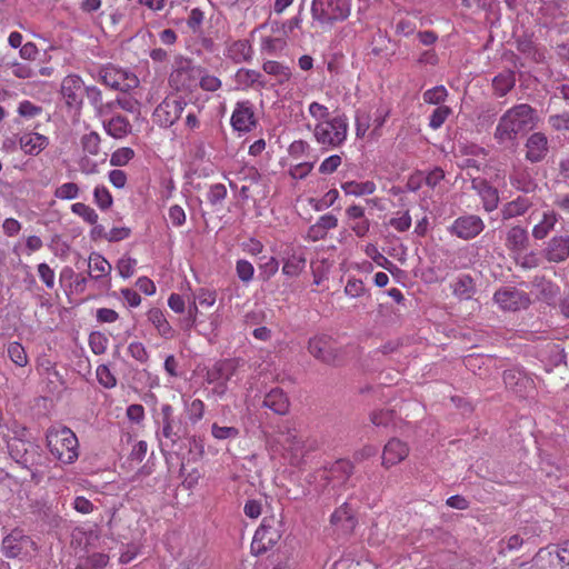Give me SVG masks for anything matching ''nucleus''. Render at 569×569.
Returning <instances> with one entry per match:
<instances>
[{
	"mask_svg": "<svg viewBox=\"0 0 569 569\" xmlns=\"http://www.w3.org/2000/svg\"><path fill=\"white\" fill-rule=\"evenodd\" d=\"M338 226V218L332 213H326L309 227L306 239L312 242L322 240L327 237L328 231Z\"/></svg>",
	"mask_w": 569,
	"mask_h": 569,
	"instance_id": "nucleus-20",
	"label": "nucleus"
},
{
	"mask_svg": "<svg viewBox=\"0 0 569 569\" xmlns=\"http://www.w3.org/2000/svg\"><path fill=\"white\" fill-rule=\"evenodd\" d=\"M71 212L82 218L83 221L90 224H96L99 219V216L96 212V210L83 202L73 203L71 206Z\"/></svg>",
	"mask_w": 569,
	"mask_h": 569,
	"instance_id": "nucleus-39",
	"label": "nucleus"
},
{
	"mask_svg": "<svg viewBox=\"0 0 569 569\" xmlns=\"http://www.w3.org/2000/svg\"><path fill=\"white\" fill-rule=\"evenodd\" d=\"M272 447L276 452L280 453L293 467L303 465L308 453L315 449L313 442L309 441L295 427L289 425H284L278 431Z\"/></svg>",
	"mask_w": 569,
	"mask_h": 569,
	"instance_id": "nucleus-1",
	"label": "nucleus"
},
{
	"mask_svg": "<svg viewBox=\"0 0 569 569\" xmlns=\"http://www.w3.org/2000/svg\"><path fill=\"white\" fill-rule=\"evenodd\" d=\"M198 84L206 91H217L221 87V81L216 76L208 74L201 69Z\"/></svg>",
	"mask_w": 569,
	"mask_h": 569,
	"instance_id": "nucleus-60",
	"label": "nucleus"
},
{
	"mask_svg": "<svg viewBox=\"0 0 569 569\" xmlns=\"http://www.w3.org/2000/svg\"><path fill=\"white\" fill-rule=\"evenodd\" d=\"M148 320L158 331L159 336L163 339H172L174 337V330L167 320L163 311L159 308H152L147 313Z\"/></svg>",
	"mask_w": 569,
	"mask_h": 569,
	"instance_id": "nucleus-26",
	"label": "nucleus"
},
{
	"mask_svg": "<svg viewBox=\"0 0 569 569\" xmlns=\"http://www.w3.org/2000/svg\"><path fill=\"white\" fill-rule=\"evenodd\" d=\"M409 451L406 442L393 438L383 448L382 465L387 468L398 465L408 457Z\"/></svg>",
	"mask_w": 569,
	"mask_h": 569,
	"instance_id": "nucleus-18",
	"label": "nucleus"
},
{
	"mask_svg": "<svg viewBox=\"0 0 569 569\" xmlns=\"http://www.w3.org/2000/svg\"><path fill=\"white\" fill-rule=\"evenodd\" d=\"M262 68L266 73L277 77L280 83L288 81L291 77L290 69L277 61H267Z\"/></svg>",
	"mask_w": 569,
	"mask_h": 569,
	"instance_id": "nucleus-36",
	"label": "nucleus"
},
{
	"mask_svg": "<svg viewBox=\"0 0 569 569\" xmlns=\"http://www.w3.org/2000/svg\"><path fill=\"white\" fill-rule=\"evenodd\" d=\"M306 267V258L301 250L292 249L283 261L282 272L288 277L299 276Z\"/></svg>",
	"mask_w": 569,
	"mask_h": 569,
	"instance_id": "nucleus-29",
	"label": "nucleus"
},
{
	"mask_svg": "<svg viewBox=\"0 0 569 569\" xmlns=\"http://www.w3.org/2000/svg\"><path fill=\"white\" fill-rule=\"evenodd\" d=\"M192 298L199 302L200 306L210 308L217 301V291L208 288H200L192 295Z\"/></svg>",
	"mask_w": 569,
	"mask_h": 569,
	"instance_id": "nucleus-49",
	"label": "nucleus"
},
{
	"mask_svg": "<svg viewBox=\"0 0 569 569\" xmlns=\"http://www.w3.org/2000/svg\"><path fill=\"white\" fill-rule=\"evenodd\" d=\"M342 159L339 154H331L326 158L319 166V172L322 174H331L341 166Z\"/></svg>",
	"mask_w": 569,
	"mask_h": 569,
	"instance_id": "nucleus-61",
	"label": "nucleus"
},
{
	"mask_svg": "<svg viewBox=\"0 0 569 569\" xmlns=\"http://www.w3.org/2000/svg\"><path fill=\"white\" fill-rule=\"evenodd\" d=\"M89 276L92 280L104 281L109 283L111 274V263L100 253L91 252L88 258Z\"/></svg>",
	"mask_w": 569,
	"mask_h": 569,
	"instance_id": "nucleus-19",
	"label": "nucleus"
},
{
	"mask_svg": "<svg viewBox=\"0 0 569 569\" xmlns=\"http://www.w3.org/2000/svg\"><path fill=\"white\" fill-rule=\"evenodd\" d=\"M137 267V260L129 256L121 257L117 262V270L119 276L128 279L133 276Z\"/></svg>",
	"mask_w": 569,
	"mask_h": 569,
	"instance_id": "nucleus-48",
	"label": "nucleus"
},
{
	"mask_svg": "<svg viewBox=\"0 0 569 569\" xmlns=\"http://www.w3.org/2000/svg\"><path fill=\"white\" fill-rule=\"evenodd\" d=\"M83 82L79 76H67L61 83V93L70 107H78L82 102Z\"/></svg>",
	"mask_w": 569,
	"mask_h": 569,
	"instance_id": "nucleus-17",
	"label": "nucleus"
},
{
	"mask_svg": "<svg viewBox=\"0 0 569 569\" xmlns=\"http://www.w3.org/2000/svg\"><path fill=\"white\" fill-rule=\"evenodd\" d=\"M485 229L482 219L475 214L457 218L449 227V232L460 239L469 240L476 238Z\"/></svg>",
	"mask_w": 569,
	"mask_h": 569,
	"instance_id": "nucleus-13",
	"label": "nucleus"
},
{
	"mask_svg": "<svg viewBox=\"0 0 569 569\" xmlns=\"http://www.w3.org/2000/svg\"><path fill=\"white\" fill-rule=\"evenodd\" d=\"M302 19L300 17V12L293 18L289 19L286 22L279 23L278 21L271 22V30L282 32L284 36L289 33H293L296 30L300 29V23Z\"/></svg>",
	"mask_w": 569,
	"mask_h": 569,
	"instance_id": "nucleus-44",
	"label": "nucleus"
},
{
	"mask_svg": "<svg viewBox=\"0 0 569 569\" xmlns=\"http://www.w3.org/2000/svg\"><path fill=\"white\" fill-rule=\"evenodd\" d=\"M134 156L136 152L132 148L121 147L111 153L109 161L112 167H123L127 166Z\"/></svg>",
	"mask_w": 569,
	"mask_h": 569,
	"instance_id": "nucleus-38",
	"label": "nucleus"
},
{
	"mask_svg": "<svg viewBox=\"0 0 569 569\" xmlns=\"http://www.w3.org/2000/svg\"><path fill=\"white\" fill-rule=\"evenodd\" d=\"M49 144V139L37 132H24L19 137L21 150L29 156H38Z\"/></svg>",
	"mask_w": 569,
	"mask_h": 569,
	"instance_id": "nucleus-21",
	"label": "nucleus"
},
{
	"mask_svg": "<svg viewBox=\"0 0 569 569\" xmlns=\"http://www.w3.org/2000/svg\"><path fill=\"white\" fill-rule=\"evenodd\" d=\"M10 360L19 367H26L29 362L28 355L20 342H11L7 349Z\"/></svg>",
	"mask_w": 569,
	"mask_h": 569,
	"instance_id": "nucleus-37",
	"label": "nucleus"
},
{
	"mask_svg": "<svg viewBox=\"0 0 569 569\" xmlns=\"http://www.w3.org/2000/svg\"><path fill=\"white\" fill-rule=\"evenodd\" d=\"M201 68L192 66L190 60L179 59L172 70L169 82L176 90L190 91L198 84Z\"/></svg>",
	"mask_w": 569,
	"mask_h": 569,
	"instance_id": "nucleus-7",
	"label": "nucleus"
},
{
	"mask_svg": "<svg viewBox=\"0 0 569 569\" xmlns=\"http://www.w3.org/2000/svg\"><path fill=\"white\" fill-rule=\"evenodd\" d=\"M351 10V0H312L311 13L325 31L337 22L345 21Z\"/></svg>",
	"mask_w": 569,
	"mask_h": 569,
	"instance_id": "nucleus-4",
	"label": "nucleus"
},
{
	"mask_svg": "<svg viewBox=\"0 0 569 569\" xmlns=\"http://www.w3.org/2000/svg\"><path fill=\"white\" fill-rule=\"evenodd\" d=\"M309 352L323 362H332L335 356L331 351V341L327 336H316L309 340Z\"/></svg>",
	"mask_w": 569,
	"mask_h": 569,
	"instance_id": "nucleus-25",
	"label": "nucleus"
},
{
	"mask_svg": "<svg viewBox=\"0 0 569 569\" xmlns=\"http://www.w3.org/2000/svg\"><path fill=\"white\" fill-rule=\"evenodd\" d=\"M100 136L97 132H89L81 138L83 152L97 156L100 152Z\"/></svg>",
	"mask_w": 569,
	"mask_h": 569,
	"instance_id": "nucleus-42",
	"label": "nucleus"
},
{
	"mask_svg": "<svg viewBox=\"0 0 569 569\" xmlns=\"http://www.w3.org/2000/svg\"><path fill=\"white\" fill-rule=\"evenodd\" d=\"M106 132L114 139H122L131 131L130 122L122 116H114L103 122Z\"/></svg>",
	"mask_w": 569,
	"mask_h": 569,
	"instance_id": "nucleus-31",
	"label": "nucleus"
},
{
	"mask_svg": "<svg viewBox=\"0 0 569 569\" xmlns=\"http://www.w3.org/2000/svg\"><path fill=\"white\" fill-rule=\"evenodd\" d=\"M168 216L173 227H182L186 223V212L179 204L171 206L168 210Z\"/></svg>",
	"mask_w": 569,
	"mask_h": 569,
	"instance_id": "nucleus-64",
	"label": "nucleus"
},
{
	"mask_svg": "<svg viewBox=\"0 0 569 569\" xmlns=\"http://www.w3.org/2000/svg\"><path fill=\"white\" fill-rule=\"evenodd\" d=\"M93 200L101 210H108L113 203V198L104 186L94 187Z\"/></svg>",
	"mask_w": 569,
	"mask_h": 569,
	"instance_id": "nucleus-41",
	"label": "nucleus"
},
{
	"mask_svg": "<svg viewBox=\"0 0 569 569\" xmlns=\"http://www.w3.org/2000/svg\"><path fill=\"white\" fill-rule=\"evenodd\" d=\"M347 134L348 119L346 116H337L330 121L316 123L313 128L316 141L327 150L340 147L346 141Z\"/></svg>",
	"mask_w": 569,
	"mask_h": 569,
	"instance_id": "nucleus-5",
	"label": "nucleus"
},
{
	"mask_svg": "<svg viewBox=\"0 0 569 569\" xmlns=\"http://www.w3.org/2000/svg\"><path fill=\"white\" fill-rule=\"evenodd\" d=\"M128 353L141 363H146L149 359V353L143 343L133 341L128 346Z\"/></svg>",
	"mask_w": 569,
	"mask_h": 569,
	"instance_id": "nucleus-62",
	"label": "nucleus"
},
{
	"mask_svg": "<svg viewBox=\"0 0 569 569\" xmlns=\"http://www.w3.org/2000/svg\"><path fill=\"white\" fill-rule=\"evenodd\" d=\"M546 257L549 261L561 262L569 257V237H553L546 249Z\"/></svg>",
	"mask_w": 569,
	"mask_h": 569,
	"instance_id": "nucleus-23",
	"label": "nucleus"
},
{
	"mask_svg": "<svg viewBox=\"0 0 569 569\" xmlns=\"http://www.w3.org/2000/svg\"><path fill=\"white\" fill-rule=\"evenodd\" d=\"M47 446L50 453L61 463H73L79 456L76 433L67 427H53L47 432Z\"/></svg>",
	"mask_w": 569,
	"mask_h": 569,
	"instance_id": "nucleus-3",
	"label": "nucleus"
},
{
	"mask_svg": "<svg viewBox=\"0 0 569 569\" xmlns=\"http://www.w3.org/2000/svg\"><path fill=\"white\" fill-rule=\"evenodd\" d=\"M17 111L24 119H33L41 114L42 108L29 100H23L19 103Z\"/></svg>",
	"mask_w": 569,
	"mask_h": 569,
	"instance_id": "nucleus-53",
	"label": "nucleus"
},
{
	"mask_svg": "<svg viewBox=\"0 0 569 569\" xmlns=\"http://www.w3.org/2000/svg\"><path fill=\"white\" fill-rule=\"evenodd\" d=\"M188 417L191 422L200 421L204 416V403L200 399H193L186 406Z\"/></svg>",
	"mask_w": 569,
	"mask_h": 569,
	"instance_id": "nucleus-51",
	"label": "nucleus"
},
{
	"mask_svg": "<svg viewBox=\"0 0 569 569\" xmlns=\"http://www.w3.org/2000/svg\"><path fill=\"white\" fill-rule=\"evenodd\" d=\"M231 126L239 132H249L256 126L253 108L249 101L236 104L231 116Z\"/></svg>",
	"mask_w": 569,
	"mask_h": 569,
	"instance_id": "nucleus-14",
	"label": "nucleus"
},
{
	"mask_svg": "<svg viewBox=\"0 0 569 569\" xmlns=\"http://www.w3.org/2000/svg\"><path fill=\"white\" fill-rule=\"evenodd\" d=\"M38 276L48 289H52L56 283L54 270L46 262H41L37 267Z\"/></svg>",
	"mask_w": 569,
	"mask_h": 569,
	"instance_id": "nucleus-52",
	"label": "nucleus"
},
{
	"mask_svg": "<svg viewBox=\"0 0 569 569\" xmlns=\"http://www.w3.org/2000/svg\"><path fill=\"white\" fill-rule=\"evenodd\" d=\"M238 362L233 359H224L216 362L207 372L208 383L216 385L213 393L222 397L227 391V382L236 375Z\"/></svg>",
	"mask_w": 569,
	"mask_h": 569,
	"instance_id": "nucleus-8",
	"label": "nucleus"
},
{
	"mask_svg": "<svg viewBox=\"0 0 569 569\" xmlns=\"http://www.w3.org/2000/svg\"><path fill=\"white\" fill-rule=\"evenodd\" d=\"M472 186L480 196L486 211L490 212L497 209L499 203V194L496 188L491 187L487 181L481 179H475L472 181Z\"/></svg>",
	"mask_w": 569,
	"mask_h": 569,
	"instance_id": "nucleus-24",
	"label": "nucleus"
},
{
	"mask_svg": "<svg viewBox=\"0 0 569 569\" xmlns=\"http://www.w3.org/2000/svg\"><path fill=\"white\" fill-rule=\"evenodd\" d=\"M89 346L94 355H102L107 350L108 339L100 332L89 336Z\"/></svg>",
	"mask_w": 569,
	"mask_h": 569,
	"instance_id": "nucleus-59",
	"label": "nucleus"
},
{
	"mask_svg": "<svg viewBox=\"0 0 569 569\" xmlns=\"http://www.w3.org/2000/svg\"><path fill=\"white\" fill-rule=\"evenodd\" d=\"M279 539V533L272 527L261 523L253 535L251 551L261 555L272 548Z\"/></svg>",
	"mask_w": 569,
	"mask_h": 569,
	"instance_id": "nucleus-15",
	"label": "nucleus"
},
{
	"mask_svg": "<svg viewBox=\"0 0 569 569\" xmlns=\"http://www.w3.org/2000/svg\"><path fill=\"white\" fill-rule=\"evenodd\" d=\"M452 293L460 300H469L476 292L473 279L469 274L458 276L450 284Z\"/></svg>",
	"mask_w": 569,
	"mask_h": 569,
	"instance_id": "nucleus-27",
	"label": "nucleus"
},
{
	"mask_svg": "<svg viewBox=\"0 0 569 569\" xmlns=\"http://www.w3.org/2000/svg\"><path fill=\"white\" fill-rule=\"evenodd\" d=\"M341 189L347 196L363 197L372 194L376 191L377 186L372 180H351L341 183Z\"/></svg>",
	"mask_w": 569,
	"mask_h": 569,
	"instance_id": "nucleus-32",
	"label": "nucleus"
},
{
	"mask_svg": "<svg viewBox=\"0 0 569 569\" xmlns=\"http://www.w3.org/2000/svg\"><path fill=\"white\" fill-rule=\"evenodd\" d=\"M535 124V110L526 103L515 106L500 118L495 138L499 143L512 142L518 134L532 128Z\"/></svg>",
	"mask_w": 569,
	"mask_h": 569,
	"instance_id": "nucleus-2",
	"label": "nucleus"
},
{
	"mask_svg": "<svg viewBox=\"0 0 569 569\" xmlns=\"http://www.w3.org/2000/svg\"><path fill=\"white\" fill-rule=\"evenodd\" d=\"M452 110L448 106L437 107L430 114L429 127L433 130L441 128V126L446 122Z\"/></svg>",
	"mask_w": 569,
	"mask_h": 569,
	"instance_id": "nucleus-43",
	"label": "nucleus"
},
{
	"mask_svg": "<svg viewBox=\"0 0 569 569\" xmlns=\"http://www.w3.org/2000/svg\"><path fill=\"white\" fill-rule=\"evenodd\" d=\"M391 113V106L388 102L380 101L372 111V114L358 110L356 114V134L363 137L371 128L372 133L379 136L380 130Z\"/></svg>",
	"mask_w": 569,
	"mask_h": 569,
	"instance_id": "nucleus-6",
	"label": "nucleus"
},
{
	"mask_svg": "<svg viewBox=\"0 0 569 569\" xmlns=\"http://www.w3.org/2000/svg\"><path fill=\"white\" fill-rule=\"evenodd\" d=\"M526 148V158L529 161H541L548 151V139L541 132L532 133L527 140Z\"/></svg>",
	"mask_w": 569,
	"mask_h": 569,
	"instance_id": "nucleus-22",
	"label": "nucleus"
},
{
	"mask_svg": "<svg viewBox=\"0 0 569 569\" xmlns=\"http://www.w3.org/2000/svg\"><path fill=\"white\" fill-rule=\"evenodd\" d=\"M448 97V91L443 86H436L423 93V101L429 104H440Z\"/></svg>",
	"mask_w": 569,
	"mask_h": 569,
	"instance_id": "nucleus-47",
	"label": "nucleus"
},
{
	"mask_svg": "<svg viewBox=\"0 0 569 569\" xmlns=\"http://www.w3.org/2000/svg\"><path fill=\"white\" fill-rule=\"evenodd\" d=\"M309 114L316 120V123H321L322 121H330V112L329 109L319 103V102H311L308 108Z\"/></svg>",
	"mask_w": 569,
	"mask_h": 569,
	"instance_id": "nucleus-55",
	"label": "nucleus"
},
{
	"mask_svg": "<svg viewBox=\"0 0 569 569\" xmlns=\"http://www.w3.org/2000/svg\"><path fill=\"white\" fill-rule=\"evenodd\" d=\"M263 406L278 415H286L289 410V400L282 390L272 389L266 395Z\"/></svg>",
	"mask_w": 569,
	"mask_h": 569,
	"instance_id": "nucleus-28",
	"label": "nucleus"
},
{
	"mask_svg": "<svg viewBox=\"0 0 569 569\" xmlns=\"http://www.w3.org/2000/svg\"><path fill=\"white\" fill-rule=\"evenodd\" d=\"M230 54L236 60H246L251 56V46L248 40H239L230 49Z\"/></svg>",
	"mask_w": 569,
	"mask_h": 569,
	"instance_id": "nucleus-57",
	"label": "nucleus"
},
{
	"mask_svg": "<svg viewBox=\"0 0 569 569\" xmlns=\"http://www.w3.org/2000/svg\"><path fill=\"white\" fill-rule=\"evenodd\" d=\"M365 253L369 258H371L376 262L377 266H379L383 269H387L390 271L391 268L393 267V263L378 250L377 246H375L372 243H368L365 247Z\"/></svg>",
	"mask_w": 569,
	"mask_h": 569,
	"instance_id": "nucleus-45",
	"label": "nucleus"
},
{
	"mask_svg": "<svg viewBox=\"0 0 569 569\" xmlns=\"http://www.w3.org/2000/svg\"><path fill=\"white\" fill-rule=\"evenodd\" d=\"M186 101L176 98H166L153 111V121L160 127H171L181 116Z\"/></svg>",
	"mask_w": 569,
	"mask_h": 569,
	"instance_id": "nucleus-9",
	"label": "nucleus"
},
{
	"mask_svg": "<svg viewBox=\"0 0 569 569\" xmlns=\"http://www.w3.org/2000/svg\"><path fill=\"white\" fill-rule=\"evenodd\" d=\"M36 550V543L21 530L14 529L2 540V551L8 558L28 556Z\"/></svg>",
	"mask_w": 569,
	"mask_h": 569,
	"instance_id": "nucleus-11",
	"label": "nucleus"
},
{
	"mask_svg": "<svg viewBox=\"0 0 569 569\" xmlns=\"http://www.w3.org/2000/svg\"><path fill=\"white\" fill-rule=\"evenodd\" d=\"M236 272L238 278L244 282L248 283L253 279L254 274V268L253 264L244 259H239L236 263Z\"/></svg>",
	"mask_w": 569,
	"mask_h": 569,
	"instance_id": "nucleus-50",
	"label": "nucleus"
},
{
	"mask_svg": "<svg viewBox=\"0 0 569 569\" xmlns=\"http://www.w3.org/2000/svg\"><path fill=\"white\" fill-rule=\"evenodd\" d=\"M531 206V202L526 197H518L512 201L507 202L501 209V217L503 220H509L523 214Z\"/></svg>",
	"mask_w": 569,
	"mask_h": 569,
	"instance_id": "nucleus-33",
	"label": "nucleus"
},
{
	"mask_svg": "<svg viewBox=\"0 0 569 569\" xmlns=\"http://www.w3.org/2000/svg\"><path fill=\"white\" fill-rule=\"evenodd\" d=\"M227 197V188L222 183L212 184L207 193V199L210 204L217 206L221 203Z\"/></svg>",
	"mask_w": 569,
	"mask_h": 569,
	"instance_id": "nucleus-58",
	"label": "nucleus"
},
{
	"mask_svg": "<svg viewBox=\"0 0 569 569\" xmlns=\"http://www.w3.org/2000/svg\"><path fill=\"white\" fill-rule=\"evenodd\" d=\"M557 220V214L553 211L548 210L543 212L542 219L537 224H535L532 229V236L536 239L546 238L547 234L555 228Z\"/></svg>",
	"mask_w": 569,
	"mask_h": 569,
	"instance_id": "nucleus-34",
	"label": "nucleus"
},
{
	"mask_svg": "<svg viewBox=\"0 0 569 569\" xmlns=\"http://www.w3.org/2000/svg\"><path fill=\"white\" fill-rule=\"evenodd\" d=\"M211 433L217 440L236 439L239 436V430L234 427H221L213 423L211 427Z\"/></svg>",
	"mask_w": 569,
	"mask_h": 569,
	"instance_id": "nucleus-56",
	"label": "nucleus"
},
{
	"mask_svg": "<svg viewBox=\"0 0 569 569\" xmlns=\"http://www.w3.org/2000/svg\"><path fill=\"white\" fill-rule=\"evenodd\" d=\"M279 270V262L274 257H269L259 264V274L263 280L271 279Z\"/></svg>",
	"mask_w": 569,
	"mask_h": 569,
	"instance_id": "nucleus-54",
	"label": "nucleus"
},
{
	"mask_svg": "<svg viewBox=\"0 0 569 569\" xmlns=\"http://www.w3.org/2000/svg\"><path fill=\"white\" fill-rule=\"evenodd\" d=\"M511 184L522 192H531L536 189V182L529 171L523 167H513L510 174Z\"/></svg>",
	"mask_w": 569,
	"mask_h": 569,
	"instance_id": "nucleus-30",
	"label": "nucleus"
},
{
	"mask_svg": "<svg viewBox=\"0 0 569 569\" xmlns=\"http://www.w3.org/2000/svg\"><path fill=\"white\" fill-rule=\"evenodd\" d=\"M516 78L512 71H505L496 76L492 86L497 94L505 96L515 86Z\"/></svg>",
	"mask_w": 569,
	"mask_h": 569,
	"instance_id": "nucleus-35",
	"label": "nucleus"
},
{
	"mask_svg": "<svg viewBox=\"0 0 569 569\" xmlns=\"http://www.w3.org/2000/svg\"><path fill=\"white\" fill-rule=\"evenodd\" d=\"M96 377L103 388L112 389L117 386V378L107 365H99L97 367Z\"/></svg>",
	"mask_w": 569,
	"mask_h": 569,
	"instance_id": "nucleus-40",
	"label": "nucleus"
},
{
	"mask_svg": "<svg viewBox=\"0 0 569 569\" xmlns=\"http://www.w3.org/2000/svg\"><path fill=\"white\" fill-rule=\"evenodd\" d=\"M365 284L360 279L351 278L347 281L345 293L350 298H358L365 293Z\"/></svg>",
	"mask_w": 569,
	"mask_h": 569,
	"instance_id": "nucleus-63",
	"label": "nucleus"
},
{
	"mask_svg": "<svg viewBox=\"0 0 569 569\" xmlns=\"http://www.w3.org/2000/svg\"><path fill=\"white\" fill-rule=\"evenodd\" d=\"M528 243V232L525 228L515 226L507 231L505 244L516 260L527 251Z\"/></svg>",
	"mask_w": 569,
	"mask_h": 569,
	"instance_id": "nucleus-16",
	"label": "nucleus"
},
{
	"mask_svg": "<svg viewBox=\"0 0 569 569\" xmlns=\"http://www.w3.org/2000/svg\"><path fill=\"white\" fill-rule=\"evenodd\" d=\"M100 78L104 84L120 91H128L138 84L133 73L111 64L100 70Z\"/></svg>",
	"mask_w": 569,
	"mask_h": 569,
	"instance_id": "nucleus-10",
	"label": "nucleus"
},
{
	"mask_svg": "<svg viewBox=\"0 0 569 569\" xmlns=\"http://www.w3.org/2000/svg\"><path fill=\"white\" fill-rule=\"evenodd\" d=\"M493 300L505 311H518L530 305L529 296L515 288H502L496 291Z\"/></svg>",
	"mask_w": 569,
	"mask_h": 569,
	"instance_id": "nucleus-12",
	"label": "nucleus"
},
{
	"mask_svg": "<svg viewBox=\"0 0 569 569\" xmlns=\"http://www.w3.org/2000/svg\"><path fill=\"white\" fill-rule=\"evenodd\" d=\"M80 189L74 182H66L59 186L54 191V197L60 200H73L79 197Z\"/></svg>",
	"mask_w": 569,
	"mask_h": 569,
	"instance_id": "nucleus-46",
	"label": "nucleus"
}]
</instances>
